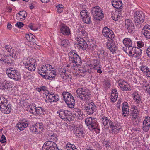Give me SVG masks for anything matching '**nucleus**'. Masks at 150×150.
Returning a JSON list of instances; mask_svg holds the SVG:
<instances>
[{"instance_id":"obj_52","label":"nucleus","mask_w":150,"mask_h":150,"mask_svg":"<svg viewBox=\"0 0 150 150\" xmlns=\"http://www.w3.org/2000/svg\"><path fill=\"white\" fill-rule=\"evenodd\" d=\"M112 40H108L107 42L106 46L108 49H109L111 48L114 46V44Z\"/></svg>"},{"instance_id":"obj_63","label":"nucleus","mask_w":150,"mask_h":150,"mask_svg":"<svg viewBox=\"0 0 150 150\" xmlns=\"http://www.w3.org/2000/svg\"><path fill=\"white\" fill-rule=\"evenodd\" d=\"M117 49V47L115 46H114L113 47H112L111 48H110L109 49L113 54H114V53H116V52Z\"/></svg>"},{"instance_id":"obj_51","label":"nucleus","mask_w":150,"mask_h":150,"mask_svg":"<svg viewBox=\"0 0 150 150\" xmlns=\"http://www.w3.org/2000/svg\"><path fill=\"white\" fill-rule=\"evenodd\" d=\"M49 138L50 140L54 142H57L58 140L57 136L56 134H50L49 135Z\"/></svg>"},{"instance_id":"obj_40","label":"nucleus","mask_w":150,"mask_h":150,"mask_svg":"<svg viewBox=\"0 0 150 150\" xmlns=\"http://www.w3.org/2000/svg\"><path fill=\"white\" fill-rule=\"evenodd\" d=\"M123 44L125 46H128L131 47L132 46V40L129 38H125L122 41Z\"/></svg>"},{"instance_id":"obj_47","label":"nucleus","mask_w":150,"mask_h":150,"mask_svg":"<svg viewBox=\"0 0 150 150\" xmlns=\"http://www.w3.org/2000/svg\"><path fill=\"white\" fill-rule=\"evenodd\" d=\"M68 72L66 71L65 70H63L62 72H61L60 77L62 79L64 80H67L69 77V75L67 73Z\"/></svg>"},{"instance_id":"obj_41","label":"nucleus","mask_w":150,"mask_h":150,"mask_svg":"<svg viewBox=\"0 0 150 150\" xmlns=\"http://www.w3.org/2000/svg\"><path fill=\"white\" fill-rule=\"evenodd\" d=\"M10 104L8 101L3 96L0 97V107L2 105H8Z\"/></svg>"},{"instance_id":"obj_36","label":"nucleus","mask_w":150,"mask_h":150,"mask_svg":"<svg viewBox=\"0 0 150 150\" xmlns=\"http://www.w3.org/2000/svg\"><path fill=\"white\" fill-rule=\"evenodd\" d=\"M101 119L102 120V123L104 126L108 127L110 126V124L112 122V121L110 119L105 117L103 116L102 117Z\"/></svg>"},{"instance_id":"obj_48","label":"nucleus","mask_w":150,"mask_h":150,"mask_svg":"<svg viewBox=\"0 0 150 150\" xmlns=\"http://www.w3.org/2000/svg\"><path fill=\"white\" fill-rule=\"evenodd\" d=\"M59 44L62 46L64 47H66L69 45V40L67 39L63 40L60 39Z\"/></svg>"},{"instance_id":"obj_21","label":"nucleus","mask_w":150,"mask_h":150,"mask_svg":"<svg viewBox=\"0 0 150 150\" xmlns=\"http://www.w3.org/2000/svg\"><path fill=\"white\" fill-rule=\"evenodd\" d=\"M74 132L76 135L80 138L83 137L85 135L83 128L80 125L77 126L74 129Z\"/></svg>"},{"instance_id":"obj_46","label":"nucleus","mask_w":150,"mask_h":150,"mask_svg":"<svg viewBox=\"0 0 150 150\" xmlns=\"http://www.w3.org/2000/svg\"><path fill=\"white\" fill-rule=\"evenodd\" d=\"M92 63L94 69L97 70L100 67V62L96 59L93 60Z\"/></svg>"},{"instance_id":"obj_30","label":"nucleus","mask_w":150,"mask_h":150,"mask_svg":"<svg viewBox=\"0 0 150 150\" xmlns=\"http://www.w3.org/2000/svg\"><path fill=\"white\" fill-rule=\"evenodd\" d=\"M11 105L10 104L8 105H2L0 107V110L2 113L5 114H8L11 112Z\"/></svg>"},{"instance_id":"obj_8","label":"nucleus","mask_w":150,"mask_h":150,"mask_svg":"<svg viewBox=\"0 0 150 150\" xmlns=\"http://www.w3.org/2000/svg\"><path fill=\"white\" fill-rule=\"evenodd\" d=\"M6 73L10 78L17 81L20 78V75L17 70L13 68H10L6 71Z\"/></svg>"},{"instance_id":"obj_6","label":"nucleus","mask_w":150,"mask_h":150,"mask_svg":"<svg viewBox=\"0 0 150 150\" xmlns=\"http://www.w3.org/2000/svg\"><path fill=\"white\" fill-rule=\"evenodd\" d=\"M91 12L93 18L96 20H100L104 17L103 11L98 6L92 7Z\"/></svg>"},{"instance_id":"obj_64","label":"nucleus","mask_w":150,"mask_h":150,"mask_svg":"<svg viewBox=\"0 0 150 150\" xmlns=\"http://www.w3.org/2000/svg\"><path fill=\"white\" fill-rule=\"evenodd\" d=\"M15 26H17L18 28H21L23 27L24 24L22 22H18L15 25Z\"/></svg>"},{"instance_id":"obj_59","label":"nucleus","mask_w":150,"mask_h":150,"mask_svg":"<svg viewBox=\"0 0 150 150\" xmlns=\"http://www.w3.org/2000/svg\"><path fill=\"white\" fill-rule=\"evenodd\" d=\"M143 130L145 132H147L150 129V126L143 124Z\"/></svg>"},{"instance_id":"obj_15","label":"nucleus","mask_w":150,"mask_h":150,"mask_svg":"<svg viewBox=\"0 0 150 150\" xmlns=\"http://www.w3.org/2000/svg\"><path fill=\"white\" fill-rule=\"evenodd\" d=\"M83 21L85 23L88 24L91 23L90 16L89 15L88 11L86 10H83L80 13Z\"/></svg>"},{"instance_id":"obj_26","label":"nucleus","mask_w":150,"mask_h":150,"mask_svg":"<svg viewBox=\"0 0 150 150\" xmlns=\"http://www.w3.org/2000/svg\"><path fill=\"white\" fill-rule=\"evenodd\" d=\"M73 112L74 114L78 117V119L82 120L84 118L85 114L83 113V111L80 109L78 108H74L73 110Z\"/></svg>"},{"instance_id":"obj_25","label":"nucleus","mask_w":150,"mask_h":150,"mask_svg":"<svg viewBox=\"0 0 150 150\" xmlns=\"http://www.w3.org/2000/svg\"><path fill=\"white\" fill-rule=\"evenodd\" d=\"M28 125V121L25 119H23L19 121L17 124V126L20 130L22 131L26 128Z\"/></svg>"},{"instance_id":"obj_7","label":"nucleus","mask_w":150,"mask_h":150,"mask_svg":"<svg viewBox=\"0 0 150 150\" xmlns=\"http://www.w3.org/2000/svg\"><path fill=\"white\" fill-rule=\"evenodd\" d=\"M85 123L90 130L92 131L97 127L98 125L96 118L88 117L85 120Z\"/></svg>"},{"instance_id":"obj_20","label":"nucleus","mask_w":150,"mask_h":150,"mask_svg":"<svg viewBox=\"0 0 150 150\" xmlns=\"http://www.w3.org/2000/svg\"><path fill=\"white\" fill-rule=\"evenodd\" d=\"M125 28L128 32L130 33H132L135 28L132 21L129 19H126L125 21Z\"/></svg>"},{"instance_id":"obj_4","label":"nucleus","mask_w":150,"mask_h":150,"mask_svg":"<svg viewBox=\"0 0 150 150\" xmlns=\"http://www.w3.org/2000/svg\"><path fill=\"white\" fill-rule=\"evenodd\" d=\"M64 99L70 108H73L75 105V100L72 95L67 92H64L62 93Z\"/></svg>"},{"instance_id":"obj_3","label":"nucleus","mask_w":150,"mask_h":150,"mask_svg":"<svg viewBox=\"0 0 150 150\" xmlns=\"http://www.w3.org/2000/svg\"><path fill=\"white\" fill-rule=\"evenodd\" d=\"M23 63L25 68L29 71H33L35 70L37 64L35 59L25 58L23 60Z\"/></svg>"},{"instance_id":"obj_11","label":"nucleus","mask_w":150,"mask_h":150,"mask_svg":"<svg viewBox=\"0 0 150 150\" xmlns=\"http://www.w3.org/2000/svg\"><path fill=\"white\" fill-rule=\"evenodd\" d=\"M43 127L42 123H36L30 126V129L33 133L38 134L41 132Z\"/></svg>"},{"instance_id":"obj_39","label":"nucleus","mask_w":150,"mask_h":150,"mask_svg":"<svg viewBox=\"0 0 150 150\" xmlns=\"http://www.w3.org/2000/svg\"><path fill=\"white\" fill-rule=\"evenodd\" d=\"M117 91L115 89H113L111 96L110 99L111 101L113 102H115L117 99Z\"/></svg>"},{"instance_id":"obj_16","label":"nucleus","mask_w":150,"mask_h":150,"mask_svg":"<svg viewBox=\"0 0 150 150\" xmlns=\"http://www.w3.org/2000/svg\"><path fill=\"white\" fill-rule=\"evenodd\" d=\"M49 71L47 74L42 76V77L46 79L52 80L54 79L57 75L56 71L55 69L52 67L51 69Z\"/></svg>"},{"instance_id":"obj_53","label":"nucleus","mask_w":150,"mask_h":150,"mask_svg":"<svg viewBox=\"0 0 150 150\" xmlns=\"http://www.w3.org/2000/svg\"><path fill=\"white\" fill-rule=\"evenodd\" d=\"M66 147L71 149L72 150H78L77 149L74 145L71 144L69 142H68L67 143L66 145Z\"/></svg>"},{"instance_id":"obj_10","label":"nucleus","mask_w":150,"mask_h":150,"mask_svg":"<svg viewBox=\"0 0 150 150\" xmlns=\"http://www.w3.org/2000/svg\"><path fill=\"white\" fill-rule=\"evenodd\" d=\"M103 35L106 38H108L113 40L115 37L112 31L107 27H105L102 31Z\"/></svg>"},{"instance_id":"obj_42","label":"nucleus","mask_w":150,"mask_h":150,"mask_svg":"<svg viewBox=\"0 0 150 150\" xmlns=\"http://www.w3.org/2000/svg\"><path fill=\"white\" fill-rule=\"evenodd\" d=\"M3 49L5 50L6 52H8L9 54H12L13 53V49L10 45H5L3 47Z\"/></svg>"},{"instance_id":"obj_33","label":"nucleus","mask_w":150,"mask_h":150,"mask_svg":"<svg viewBox=\"0 0 150 150\" xmlns=\"http://www.w3.org/2000/svg\"><path fill=\"white\" fill-rule=\"evenodd\" d=\"M122 114L124 117H126L129 113V109L128 103L124 102L122 104Z\"/></svg>"},{"instance_id":"obj_56","label":"nucleus","mask_w":150,"mask_h":150,"mask_svg":"<svg viewBox=\"0 0 150 150\" xmlns=\"http://www.w3.org/2000/svg\"><path fill=\"white\" fill-rule=\"evenodd\" d=\"M143 124L150 126V117H145L143 121Z\"/></svg>"},{"instance_id":"obj_50","label":"nucleus","mask_w":150,"mask_h":150,"mask_svg":"<svg viewBox=\"0 0 150 150\" xmlns=\"http://www.w3.org/2000/svg\"><path fill=\"white\" fill-rule=\"evenodd\" d=\"M1 86L3 89H8L10 87V84H9V82L8 81H4L1 84Z\"/></svg>"},{"instance_id":"obj_23","label":"nucleus","mask_w":150,"mask_h":150,"mask_svg":"<svg viewBox=\"0 0 150 150\" xmlns=\"http://www.w3.org/2000/svg\"><path fill=\"white\" fill-rule=\"evenodd\" d=\"M0 61L8 65L11 64L13 63L10 57L2 54H0Z\"/></svg>"},{"instance_id":"obj_60","label":"nucleus","mask_w":150,"mask_h":150,"mask_svg":"<svg viewBox=\"0 0 150 150\" xmlns=\"http://www.w3.org/2000/svg\"><path fill=\"white\" fill-rule=\"evenodd\" d=\"M140 70L143 72L145 73L148 70V68L146 66L144 65H142L140 67Z\"/></svg>"},{"instance_id":"obj_45","label":"nucleus","mask_w":150,"mask_h":150,"mask_svg":"<svg viewBox=\"0 0 150 150\" xmlns=\"http://www.w3.org/2000/svg\"><path fill=\"white\" fill-rule=\"evenodd\" d=\"M37 107L36 104L35 103H32L29 105V111L31 113L34 114L36 111Z\"/></svg>"},{"instance_id":"obj_2","label":"nucleus","mask_w":150,"mask_h":150,"mask_svg":"<svg viewBox=\"0 0 150 150\" xmlns=\"http://www.w3.org/2000/svg\"><path fill=\"white\" fill-rule=\"evenodd\" d=\"M69 60L71 62L74 63V67L78 66L81 64V60L80 57L74 51H70L68 53Z\"/></svg>"},{"instance_id":"obj_44","label":"nucleus","mask_w":150,"mask_h":150,"mask_svg":"<svg viewBox=\"0 0 150 150\" xmlns=\"http://www.w3.org/2000/svg\"><path fill=\"white\" fill-rule=\"evenodd\" d=\"M134 47L132 46H131V47H129L128 46H125L122 48L123 50L126 53L128 54L129 56L132 54V50Z\"/></svg>"},{"instance_id":"obj_58","label":"nucleus","mask_w":150,"mask_h":150,"mask_svg":"<svg viewBox=\"0 0 150 150\" xmlns=\"http://www.w3.org/2000/svg\"><path fill=\"white\" fill-rule=\"evenodd\" d=\"M28 27L31 30L34 31H36L38 29V28L36 27L34 24L32 23L29 24L28 26Z\"/></svg>"},{"instance_id":"obj_5","label":"nucleus","mask_w":150,"mask_h":150,"mask_svg":"<svg viewBox=\"0 0 150 150\" xmlns=\"http://www.w3.org/2000/svg\"><path fill=\"white\" fill-rule=\"evenodd\" d=\"M134 21L135 24L138 28H140L142 23L144 21V15L142 11H137L134 13Z\"/></svg>"},{"instance_id":"obj_61","label":"nucleus","mask_w":150,"mask_h":150,"mask_svg":"<svg viewBox=\"0 0 150 150\" xmlns=\"http://www.w3.org/2000/svg\"><path fill=\"white\" fill-rule=\"evenodd\" d=\"M137 46L140 48L143 47L144 45V42L142 40L137 41Z\"/></svg>"},{"instance_id":"obj_24","label":"nucleus","mask_w":150,"mask_h":150,"mask_svg":"<svg viewBox=\"0 0 150 150\" xmlns=\"http://www.w3.org/2000/svg\"><path fill=\"white\" fill-rule=\"evenodd\" d=\"M132 54L130 55L137 59L140 58L142 53L141 49L138 47H134L132 50Z\"/></svg>"},{"instance_id":"obj_49","label":"nucleus","mask_w":150,"mask_h":150,"mask_svg":"<svg viewBox=\"0 0 150 150\" xmlns=\"http://www.w3.org/2000/svg\"><path fill=\"white\" fill-rule=\"evenodd\" d=\"M34 36L31 33L26 34L25 35V38L27 40L30 42L34 41Z\"/></svg>"},{"instance_id":"obj_1","label":"nucleus","mask_w":150,"mask_h":150,"mask_svg":"<svg viewBox=\"0 0 150 150\" xmlns=\"http://www.w3.org/2000/svg\"><path fill=\"white\" fill-rule=\"evenodd\" d=\"M76 91L77 97L83 101L87 102L91 98L90 91L86 88H79Z\"/></svg>"},{"instance_id":"obj_29","label":"nucleus","mask_w":150,"mask_h":150,"mask_svg":"<svg viewBox=\"0 0 150 150\" xmlns=\"http://www.w3.org/2000/svg\"><path fill=\"white\" fill-rule=\"evenodd\" d=\"M132 97L134 102L137 104L139 105L142 103V98L141 96L138 93L135 92L132 94Z\"/></svg>"},{"instance_id":"obj_38","label":"nucleus","mask_w":150,"mask_h":150,"mask_svg":"<svg viewBox=\"0 0 150 150\" xmlns=\"http://www.w3.org/2000/svg\"><path fill=\"white\" fill-rule=\"evenodd\" d=\"M97 53L99 57H101L104 59L107 58L108 54L103 49L99 50L97 51Z\"/></svg>"},{"instance_id":"obj_57","label":"nucleus","mask_w":150,"mask_h":150,"mask_svg":"<svg viewBox=\"0 0 150 150\" xmlns=\"http://www.w3.org/2000/svg\"><path fill=\"white\" fill-rule=\"evenodd\" d=\"M56 8L57 9V11L59 13H61L63 10V6L62 4L57 5Z\"/></svg>"},{"instance_id":"obj_9","label":"nucleus","mask_w":150,"mask_h":150,"mask_svg":"<svg viewBox=\"0 0 150 150\" xmlns=\"http://www.w3.org/2000/svg\"><path fill=\"white\" fill-rule=\"evenodd\" d=\"M43 150H62L59 149L57 144L54 142L48 141L46 142L42 147Z\"/></svg>"},{"instance_id":"obj_55","label":"nucleus","mask_w":150,"mask_h":150,"mask_svg":"<svg viewBox=\"0 0 150 150\" xmlns=\"http://www.w3.org/2000/svg\"><path fill=\"white\" fill-rule=\"evenodd\" d=\"M97 47V45L94 44H90L89 45H88V47H87V49L89 50L94 51V50Z\"/></svg>"},{"instance_id":"obj_62","label":"nucleus","mask_w":150,"mask_h":150,"mask_svg":"<svg viewBox=\"0 0 150 150\" xmlns=\"http://www.w3.org/2000/svg\"><path fill=\"white\" fill-rule=\"evenodd\" d=\"M104 144H105L107 148L108 149L111 147V143L108 141L105 142Z\"/></svg>"},{"instance_id":"obj_43","label":"nucleus","mask_w":150,"mask_h":150,"mask_svg":"<svg viewBox=\"0 0 150 150\" xmlns=\"http://www.w3.org/2000/svg\"><path fill=\"white\" fill-rule=\"evenodd\" d=\"M35 90L39 93H40L42 91L45 93L49 92L48 91L47 87L44 86H40L39 87H37L35 88Z\"/></svg>"},{"instance_id":"obj_31","label":"nucleus","mask_w":150,"mask_h":150,"mask_svg":"<svg viewBox=\"0 0 150 150\" xmlns=\"http://www.w3.org/2000/svg\"><path fill=\"white\" fill-rule=\"evenodd\" d=\"M85 27L84 25H80L77 30L76 34L81 36H86L87 35L86 32L85 31Z\"/></svg>"},{"instance_id":"obj_34","label":"nucleus","mask_w":150,"mask_h":150,"mask_svg":"<svg viewBox=\"0 0 150 150\" xmlns=\"http://www.w3.org/2000/svg\"><path fill=\"white\" fill-rule=\"evenodd\" d=\"M121 10L119 11H112L111 13V17L112 19L115 21H117L120 18L121 16Z\"/></svg>"},{"instance_id":"obj_28","label":"nucleus","mask_w":150,"mask_h":150,"mask_svg":"<svg viewBox=\"0 0 150 150\" xmlns=\"http://www.w3.org/2000/svg\"><path fill=\"white\" fill-rule=\"evenodd\" d=\"M110 126L112 132L115 134H117L121 129L120 126L115 122H112Z\"/></svg>"},{"instance_id":"obj_13","label":"nucleus","mask_w":150,"mask_h":150,"mask_svg":"<svg viewBox=\"0 0 150 150\" xmlns=\"http://www.w3.org/2000/svg\"><path fill=\"white\" fill-rule=\"evenodd\" d=\"M131 112L130 113V116L131 119L133 121H134L139 117V111L137 109V107L134 105H132L131 108Z\"/></svg>"},{"instance_id":"obj_54","label":"nucleus","mask_w":150,"mask_h":150,"mask_svg":"<svg viewBox=\"0 0 150 150\" xmlns=\"http://www.w3.org/2000/svg\"><path fill=\"white\" fill-rule=\"evenodd\" d=\"M44 110L41 107H37L35 112L38 115H41L44 112Z\"/></svg>"},{"instance_id":"obj_14","label":"nucleus","mask_w":150,"mask_h":150,"mask_svg":"<svg viewBox=\"0 0 150 150\" xmlns=\"http://www.w3.org/2000/svg\"><path fill=\"white\" fill-rule=\"evenodd\" d=\"M117 83L120 89L122 91H128L130 90L129 88V85L123 79H119Z\"/></svg>"},{"instance_id":"obj_19","label":"nucleus","mask_w":150,"mask_h":150,"mask_svg":"<svg viewBox=\"0 0 150 150\" xmlns=\"http://www.w3.org/2000/svg\"><path fill=\"white\" fill-rule=\"evenodd\" d=\"M46 95V98H48L50 103H51L56 102L59 100V96L57 94L54 93L53 92H48L47 95Z\"/></svg>"},{"instance_id":"obj_35","label":"nucleus","mask_w":150,"mask_h":150,"mask_svg":"<svg viewBox=\"0 0 150 150\" xmlns=\"http://www.w3.org/2000/svg\"><path fill=\"white\" fill-rule=\"evenodd\" d=\"M27 13L26 12L24 11H22L19 12L16 15V18L18 20H21V19L24 20L27 16Z\"/></svg>"},{"instance_id":"obj_37","label":"nucleus","mask_w":150,"mask_h":150,"mask_svg":"<svg viewBox=\"0 0 150 150\" xmlns=\"http://www.w3.org/2000/svg\"><path fill=\"white\" fill-rule=\"evenodd\" d=\"M60 31L62 34L65 35H68L70 33L69 28L66 26H62L60 28Z\"/></svg>"},{"instance_id":"obj_32","label":"nucleus","mask_w":150,"mask_h":150,"mask_svg":"<svg viewBox=\"0 0 150 150\" xmlns=\"http://www.w3.org/2000/svg\"><path fill=\"white\" fill-rule=\"evenodd\" d=\"M113 6L117 9L121 10L122 8V3L121 0H112Z\"/></svg>"},{"instance_id":"obj_22","label":"nucleus","mask_w":150,"mask_h":150,"mask_svg":"<svg viewBox=\"0 0 150 150\" xmlns=\"http://www.w3.org/2000/svg\"><path fill=\"white\" fill-rule=\"evenodd\" d=\"M76 40L79 47L83 50H86L88 44L85 40L80 37H77Z\"/></svg>"},{"instance_id":"obj_17","label":"nucleus","mask_w":150,"mask_h":150,"mask_svg":"<svg viewBox=\"0 0 150 150\" xmlns=\"http://www.w3.org/2000/svg\"><path fill=\"white\" fill-rule=\"evenodd\" d=\"M59 113L60 118L66 121H70L69 118L70 114V112L67 110H59V113L58 111L57 112V113Z\"/></svg>"},{"instance_id":"obj_12","label":"nucleus","mask_w":150,"mask_h":150,"mask_svg":"<svg viewBox=\"0 0 150 150\" xmlns=\"http://www.w3.org/2000/svg\"><path fill=\"white\" fill-rule=\"evenodd\" d=\"M84 108V110L88 115L93 114L96 110V107L93 102L88 103Z\"/></svg>"},{"instance_id":"obj_27","label":"nucleus","mask_w":150,"mask_h":150,"mask_svg":"<svg viewBox=\"0 0 150 150\" xmlns=\"http://www.w3.org/2000/svg\"><path fill=\"white\" fill-rule=\"evenodd\" d=\"M143 34L146 38L150 39V25H145L142 30Z\"/></svg>"},{"instance_id":"obj_18","label":"nucleus","mask_w":150,"mask_h":150,"mask_svg":"<svg viewBox=\"0 0 150 150\" xmlns=\"http://www.w3.org/2000/svg\"><path fill=\"white\" fill-rule=\"evenodd\" d=\"M52 67L51 65L48 64L43 65L38 68V72L42 76L43 75L42 74H48L49 71L50 70Z\"/></svg>"}]
</instances>
